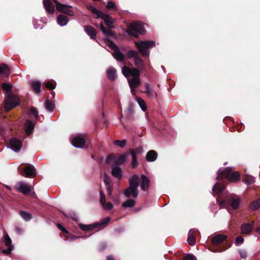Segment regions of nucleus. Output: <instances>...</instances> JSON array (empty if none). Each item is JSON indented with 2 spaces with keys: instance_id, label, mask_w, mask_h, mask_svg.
<instances>
[{
  "instance_id": "obj_1",
  "label": "nucleus",
  "mask_w": 260,
  "mask_h": 260,
  "mask_svg": "<svg viewBox=\"0 0 260 260\" xmlns=\"http://www.w3.org/2000/svg\"><path fill=\"white\" fill-rule=\"evenodd\" d=\"M211 243L216 248L215 252H221L225 250L231 246L232 243L228 237L223 234H218L211 239Z\"/></svg>"
},
{
  "instance_id": "obj_2",
  "label": "nucleus",
  "mask_w": 260,
  "mask_h": 260,
  "mask_svg": "<svg viewBox=\"0 0 260 260\" xmlns=\"http://www.w3.org/2000/svg\"><path fill=\"white\" fill-rule=\"evenodd\" d=\"M224 178L230 182H237L240 179V174L238 172H233L231 168L226 167L223 170H219L217 172V179L220 180Z\"/></svg>"
},
{
  "instance_id": "obj_3",
  "label": "nucleus",
  "mask_w": 260,
  "mask_h": 260,
  "mask_svg": "<svg viewBox=\"0 0 260 260\" xmlns=\"http://www.w3.org/2000/svg\"><path fill=\"white\" fill-rule=\"evenodd\" d=\"M135 46L142 56L148 57L150 55L149 49L155 46V42L153 41H143L135 42Z\"/></svg>"
},
{
  "instance_id": "obj_4",
  "label": "nucleus",
  "mask_w": 260,
  "mask_h": 260,
  "mask_svg": "<svg viewBox=\"0 0 260 260\" xmlns=\"http://www.w3.org/2000/svg\"><path fill=\"white\" fill-rule=\"evenodd\" d=\"M240 203V199L236 198V197L232 195L222 200L219 203V205L220 206L224 207L226 208L231 206L233 210H236L238 208Z\"/></svg>"
},
{
  "instance_id": "obj_5",
  "label": "nucleus",
  "mask_w": 260,
  "mask_h": 260,
  "mask_svg": "<svg viewBox=\"0 0 260 260\" xmlns=\"http://www.w3.org/2000/svg\"><path fill=\"white\" fill-rule=\"evenodd\" d=\"M110 218L109 217H107L100 222H95L90 224H80L79 226L80 229L83 231H92L95 229L99 230L105 227L110 221Z\"/></svg>"
},
{
  "instance_id": "obj_6",
  "label": "nucleus",
  "mask_w": 260,
  "mask_h": 260,
  "mask_svg": "<svg viewBox=\"0 0 260 260\" xmlns=\"http://www.w3.org/2000/svg\"><path fill=\"white\" fill-rule=\"evenodd\" d=\"M126 32L129 35L137 38L138 34L143 35L145 32V30L140 22L135 21L130 24Z\"/></svg>"
},
{
  "instance_id": "obj_7",
  "label": "nucleus",
  "mask_w": 260,
  "mask_h": 260,
  "mask_svg": "<svg viewBox=\"0 0 260 260\" xmlns=\"http://www.w3.org/2000/svg\"><path fill=\"white\" fill-rule=\"evenodd\" d=\"M19 104V99L12 93H6L5 99V109L9 111Z\"/></svg>"
},
{
  "instance_id": "obj_8",
  "label": "nucleus",
  "mask_w": 260,
  "mask_h": 260,
  "mask_svg": "<svg viewBox=\"0 0 260 260\" xmlns=\"http://www.w3.org/2000/svg\"><path fill=\"white\" fill-rule=\"evenodd\" d=\"M18 171L20 175L26 178H32L37 175L36 169L31 165H28L23 168L19 167Z\"/></svg>"
},
{
  "instance_id": "obj_9",
  "label": "nucleus",
  "mask_w": 260,
  "mask_h": 260,
  "mask_svg": "<svg viewBox=\"0 0 260 260\" xmlns=\"http://www.w3.org/2000/svg\"><path fill=\"white\" fill-rule=\"evenodd\" d=\"M127 157V154L123 153L118 157L114 154L109 155L106 159V162L107 165H110L112 162H114L115 165L119 166L123 164Z\"/></svg>"
},
{
  "instance_id": "obj_10",
  "label": "nucleus",
  "mask_w": 260,
  "mask_h": 260,
  "mask_svg": "<svg viewBox=\"0 0 260 260\" xmlns=\"http://www.w3.org/2000/svg\"><path fill=\"white\" fill-rule=\"evenodd\" d=\"M55 3L57 11L64 13L69 16H73L74 12L71 10L72 6L70 5L62 4L59 3L57 0H52Z\"/></svg>"
},
{
  "instance_id": "obj_11",
  "label": "nucleus",
  "mask_w": 260,
  "mask_h": 260,
  "mask_svg": "<svg viewBox=\"0 0 260 260\" xmlns=\"http://www.w3.org/2000/svg\"><path fill=\"white\" fill-rule=\"evenodd\" d=\"M9 144L10 148L16 152H19L22 147V142L16 138L10 139Z\"/></svg>"
},
{
  "instance_id": "obj_12",
  "label": "nucleus",
  "mask_w": 260,
  "mask_h": 260,
  "mask_svg": "<svg viewBox=\"0 0 260 260\" xmlns=\"http://www.w3.org/2000/svg\"><path fill=\"white\" fill-rule=\"evenodd\" d=\"M72 144L75 147L82 148L85 146L86 141L80 136H76L72 139Z\"/></svg>"
},
{
  "instance_id": "obj_13",
  "label": "nucleus",
  "mask_w": 260,
  "mask_h": 260,
  "mask_svg": "<svg viewBox=\"0 0 260 260\" xmlns=\"http://www.w3.org/2000/svg\"><path fill=\"white\" fill-rule=\"evenodd\" d=\"M19 184V186L17 188L18 191L25 195H28L30 193L31 188L29 185L23 182H20Z\"/></svg>"
},
{
  "instance_id": "obj_14",
  "label": "nucleus",
  "mask_w": 260,
  "mask_h": 260,
  "mask_svg": "<svg viewBox=\"0 0 260 260\" xmlns=\"http://www.w3.org/2000/svg\"><path fill=\"white\" fill-rule=\"evenodd\" d=\"M253 230V221L252 223H244L241 225L242 234L248 235Z\"/></svg>"
},
{
  "instance_id": "obj_15",
  "label": "nucleus",
  "mask_w": 260,
  "mask_h": 260,
  "mask_svg": "<svg viewBox=\"0 0 260 260\" xmlns=\"http://www.w3.org/2000/svg\"><path fill=\"white\" fill-rule=\"evenodd\" d=\"M139 177L137 174L133 175L128 180L129 187L138 189L139 186Z\"/></svg>"
},
{
  "instance_id": "obj_16",
  "label": "nucleus",
  "mask_w": 260,
  "mask_h": 260,
  "mask_svg": "<svg viewBox=\"0 0 260 260\" xmlns=\"http://www.w3.org/2000/svg\"><path fill=\"white\" fill-rule=\"evenodd\" d=\"M123 194L127 198L130 197L137 198L139 195V191L138 189L128 187L124 190Z\"/></svg>"
},
{
  "instance_id": "obj_17",
  "label": "nucleus",
  "mask_w": 260,
  "mask_h": 260,
  "mask_svg": "<svg viewBox=\"0 0 260 260\" xmlns=\"http://www.w3.org/2000/svg\"><path fill=\"white\" fill-rule=\"evenodd\" d=\"M36 121H31L30 120H26L25 122L24 129L26 134L27 135L31 134L34 129Z\"/></svg>"
},
{
  "instance_id": "obj_18",
  "label": "nucleus",
  "mask_w": 260,
  "mask_h": 260,
  "mask_svg": "<svg viewBox=\"0 0 260 260\" xmlns=\"http://www.w3.org/2000/svg\"><path fill=\"white\" fill-rule=\"evenodd\" d=\"M104 21L105 24L107 26V27L109 28H113L115 27L114 26V22L113 19L112 17L109 15L104 14L101 17Z\"/></svg>"
},
{
  "instance_id": "obj_19",
  "label": "nucleus",
  "mask_w": 260,
  "mask_h": 260,
  "mask_svg": "<svg viewBox=\"0 0 260 260\" xmlns=\"http://www.w3.org/2000/svg\"><path fill=\"white\" fill-rule=\"evenodd\" d=\"M198 231L195 229H191L189 231L187 241L190 245L193 246L196 243V235Z\"/></svg>"
},
{
  "instance_id": "obj_20",
  "label": "nucleus",
  "mask_w": 260,
  "mask_h": 260,
  "mask_svg": "<svg viewBox=\"0 0 260 260\" xmlns=\"http://www.w3.org/2000/svg\"><path fill=\"white\" fill-rule=\"evenodd\" d=\"M43 5L45 10L49 14H53L55 7L51 0H43Z\"/></svg>"
},
{
  "instance_id": "obj_21",
  "label": "nucleus",
  "mask_w": 260,
  "mask_h": 260,
  "mask_svg": "<svg viewBox=\"0 0 260 260\" xmlns=\"http://www.w3.org/2000/svg\"><path fill=\"white\" fill-rule=\"evenodd\" d=\"M128 82L132 93H134L135 89L139 86L141 84L140 78L128 79Z\"/></svg>"
},
{
  "instance_id": "obj_22",
  "label": "nucleus",
  "mask_w": 260,
  "mask_h": 260,
  "mask_svg": "<svg viewBox=\"0 0 260 260\" xmlns=\"http://www.w3.org/2000/svg\"><path fill=\"white\" fill-rule=\"evenodd\" d=\"M85 31L90 36L92 40L96 38V32L95 29L91 25H87L84 26Z\"/></svg>"
},
{
  "instance_id": "obj_23",
  "label": "nucleus",
  "mask_w": 260,
  "mask_h": 260,
  "mask_svg": "<svg viewBox=\"0 0 260 260\" xmlns=\"http://www.w3.org/2000/svg\"><path fill=\"white\" fill-rule=\"evenodd\" d=\"M111 168L112 175L117 179H121L122 177V170L121 168L115 165L112 166Z\"/></svg>"
},
{
  "instance_id": "obj_24",
  "label": "nucleus",
  "mask_w": 260,
  "mask_h": 260,
  "mask_svg": "<svg viewBox=\"0 0 260 260\" xmlns=\"http://www.w3.org/2000/svg\"><path fill=\"white\" fill-rule=\"evenodd\" d=\"M141 188L144 191L148 189L150 185V180L145 175L143 174L141 176Z\"/></svg>"
},
{
  "instance_id": "obj_25",
  "label": "nucleus",
  "mask_w": 260,
  "mask_h": 260,
  "mask_svg": "<svg viewBox=\"0 0 260 260\" xmlns=\"http://www.w3.org/2000/svg\"><path fill=\"white\" fill-rule=\"evenodd\" d=\"M157 157V153L154 150H149L146 155V159L148 161H154Z\"/></svg>"
},
{
  "instance_id": "obj_26",
  "label": "nucleus",
  "mask_w": 260,
  "mask_h": 260,
  "mask_svg": "<svg viewBox=\"0 0 260 260\" xmlns=\"http://www.w3.org/2000/svg\"><path fill=\"white\" fill-rule=\"evenodd\" d=\"M99 27L100 30L102 31V32L105 35L110 36H114L115 35V32L112 30L111 29V28H106L104 26L103 23L102 22L100 24Z\"/></svg>"
},
{
  "instance_id": "obj_27",
  "label": "nucleus",
  "mask_w": 260,
  "mask_h": 260,
  "mask_svg": "<svg viewBox=\"0 0 260 260\" xmlns=\"http://www.w3.org/2000/svg\"><path fill=\"white\" fill-rule=\"evenodd\" d=\"M134 63L136 68L139 70H143L145 68V64L143 60L138 56L134 59Z\"/></svg>"
},
{
  "instance_id": "obj_28",
  "label": "nucleus",
  "mask_w": 260,
  "mask_h": 260,
  "mask_svg": "<svg viewBox=\"0 0 260 260\" xmlns=\"http://www.w3.org/2000/svg\"><path fill=\"white\" fill-rule=\"evenodd\" d=\"M146 90L145 93L147 94V95L150 98H157V93L156 92L153 91L151 89V86L149 84H146L145 85Z\"/></svg>"
},
{
  "instance_id": "obj_29",
  "label": "nucleus",
  "mask_w": 260,
  "mask_h": 260,
  "mask_svg": "<svg viewBox=\"0 0 260 260\" xmlns=\"http://www.w3.org/2000/svg\"><path fill=\"white\" fill-rule=\"evenodd\" d=\"M57 21L60 26L66 25L69 19L67 16L63 14H59L57 18Z\"/></svg>"
},
{
  "instance_id": "obj_30",
  "label": "nucleus",
  "mask_w": 260,
  "mask_h": 260,
  "mask_svg": "<svg viewBox=\"0 0 260 260\" xmlns=\"http://www.w3.org/2000/svg\"><path fill=\"white\" fill-rule=\"evenodd\" d=\"M112 54L113 57L118 61H122L124 59L125 55L120 51L119 48L115 50Z\"/></svg>"
},
{
  "instance_id": "obj_31",
  "label": "nucleus",
  "mask_w": 260,
  "mask_h": 260,
  "mask_svg": "<svg viewBox=\"0 0 260 260\" xmlns=\"http://www.w3.org/2000/svg\"><path fill=\"white\" fill-rule=\"evenodd\" d=\"M116 70L113 68H110L107 71V78L111 81H114L116 78Z\"/></svg>"
},
{
  "instance_id": "obj_32",
  "label": "nucleus",
  "mask_w": 260,
  "mask_h": 260,
  "mask_svg": "<svg viewBox=\"0 0 260 260\" xmlns=\"http://www.w3.org/2000/svg\"><path fill=\"white\" fill-rule=\"evenodd\" d=\"M0 75L8 76L10 75V69L8 65L5 63L0 64Z\"/></svg>"
},
{
  "instance_id": "obj_33",
  "label": "nucleus",
  "mask_w": 260,
  "mask_h": 260,
  "mask_svg": "<svg viewBox=\"0 0 260 260\" xmlns=\"http://www.w3.org/2000/svg\"><path fill=\"white\" fill-rule=\"evenodd\" d=\"M87 9L90 10L93 14H96L97 18H101L104 13L97 10L93 6L89 5L87 6Z\"/></svg>"
},
{
  "instance_id": "obj_34",
  "label": "nucleus",
  "mask_w": 260,
  "mask_h": 260,
  "mask_svg": "<svg viewBox=\"0 0 260 260\" xmlns=\"http://www.w3.org/2000/svg\"><path fill=\"white\" fill-rule=\"evenodd\" d=\"M136 203L135 200L129 199L122 204V206L124 208H132L135 206Z\"/></svg>"
},
{
  "instance_id": "obj_35",
  "label": "nucleus",
  "mask_w": 260,
  "mask_h": 260,
  "mask_svg": "<svg viewBox=\"0 0 260 260\" xmlns=\"http://www.w3.org/2000/svg\"><path fill=\"white\" fill-rule=\"evenodd\" d=\"M41 86V83L39 81L32 82L31 83L32 89L36 93H39L40 92Z\"/></svg>"
},
{
  "instance_id": "obj_36",
  "label": "nucleus",
  "mask_w": 260,
  "mask_h": 260,
  "mask_svg": "<svg viewBox=\"0 0 260 260\" xmlns=\"http://www.w3.org/2000/svg\"><path fill=\"white\" fill-rule=\"evenodd\" d=\"M21 217L26 221H29L32 218V215L26 211L21 210L19 211Z\"/></svg>"
},
{
  "instance_id": "obj_37",
  "label": "nucleus",
  "mask_w": 260,
  "mask_h": 260,
  "mask_svg": "<svg viewBox=\"0 0 260 260\" xmlns=\"http://www.w3.org/2000/svg\"><path fill=\"white\" fill-rule=\"evenodd\" d=\"M126 56L128 59L133 58L134 59L139 56L138 52L134 50H129L126 52Z\"/></svg>"
},
{
  "instance_id": "obj_38",
  "label": "nucleus",
  "mask_w": 260,
  "mask_h": 260,
  "mask_svg": "<svg viewBox=\"0 0 260 260\" xmlns=\"http://www.w3.org/2000/svg\"><path fill=\"white\" fill-rule=\"evenodd\" d=\"M213 191H215L217 193H220L222 192L224 189V185L221 183H216L213 187Z\"/></svg>"
},
{
  "instance_id": "obj_39",
  "label": "nucleus",
  "mask_w": 260,
  "mask_h": 260,
  "mask_svg": "<svg viewBox=\"0 0 260 260\" xmlns=\"http://www.w3.org/2000/svg\"><path fill=\"white\" fill-rule=\"evenodd\" d=\"M105 41L107 42V44L108 46V47L110 49L113 50L114 51L119 48L117 47V46L110 39H109L108 38H106L105 39Z\"/></svg>"
},
{
  "instance_id": "obj_40",
  "label": "nucleus",
  "mask_w": 260,
  "mask_h": 260,
  "mask_svg": "<svg viewBox=\"0 0 260 260\" xmlns=\"http://www.w3.org/2000/svg\"><path fill=\"white\" fill-rule=\"evenodd\" d=\"M250 207L252 210H256L260 208V199L252 202L250 204Z\"/></svg>"
},
{
  "instance_id": "obj_41",
  "label": "nucleus",
  "mask_w": 260,
  "mask_h": 260,
  "mask_svg": "<svg viewBox=\"0 0 260 260\" xmlns=\"http://www.w3.org/2000/svg\"><path fill=\"white\" fill-rule=\"evenodd\" d=\"M139 69L136 68H132L130 76H132L133 78H140V72Z\"/></svg>"
},
{
  "instance_id": "obj_42",
  "label": "nucleus",
  "mask_w": 260,
  "mask_h": 260,
  "mask_svg": "<svg viewBox=\"0 0 260 260\" xmlns=\"http://www.w3.org/2000/svg\"><path fill=\"white\" fill-rule=\"evenodd\" d=\"M133 108L132 105H129L126 111V116L124 119L127 121L129 119L133 117Z\"/></svg>"
},
{
  "instance_id": "obj_43",
  "label": "nucleus",
  "mask_w": 260,
  "mask_h": 260,
  "mask_svg": "<svg viewBox=\"0 0 260 260\" xmlns=\"http://www.w3.org/2000/svg\"><path fill=\"white\" fill-rule=\"evenodd\" d=\"M244 182L247 185H251L254 182V178L248 175H246L243 178Z\"/></svg>"
},
{
  "instance_id": "obj_44",
  "label": "nucleus",
  "mask_w": 260,
  "mask_h": 260,
  "mask_svg": "<svg viewBox=\"0 0 260 260\" xmlns=\"http://www.w3.org/2000/svg\"><path fill=\"white\" fill-rule=\"evenodd\" d=\"M45 108L48 111L52 112L54 109V104L47 100L45 102Z\"/></svg>"
},
{
  "instance_id": "obj_45",
  "label": "nucleus",
  "mask_w": 260,
  "mask_h": 260,
  "mask_svg": "<svg viewBox=\"0 0 260 260\" xmlns=\"http://www.w3.org/2000/svg\"><path fill=\"white\" fill-rule=\"evenodd\" d=\"M131 70L132 68L123 66L122 68V73L125 77L127 78L130 76Z\"/></svg>"
},
{
  "instance_id": "obj_46",
  "label": "nucleus",
  "mask_w": 260,
  "mask_h": 260,
  "mask_svg": "<svg viewBox=\"0 0 260 260\" xmlns=\"http://www.w3.org/2000/svg\"><path fill=\"white\" fill-rule=\"evenodd\" d=\"M4 243L7 246H13L12 245V240L8 234L4 235Z\"/></svg>"
},
{
  "instance_id": "obj_47",
  "label": "nucleus",
  "mask_w": 260,
  "mask_h": 260,
  "mask_svg": "<svg viewBox=\"0 0 260 260\" xmlns=\"http://www.w3.org/2000/svg\"><path fill=\"white\" fill-rule=\"evenodd\" d=\"M2 88L4 90L6 91L7 92V93H10V92L11 91L12 86L10 84L3 83L2 84Z\"/></svg>"
},
{
  "instance_id": "obj_48",
  "label": "nucleus",
  "mask_w": 260,
  "mask_h": 260,
  "mask_svg": "<svg viewBox=\"0 0 260 260\" xmlns=\"http://www.w3.org/2000/svg\"><path fill=\"white\" fill-rule=\"evenodd\" d=\"M137 102H138L139 105H140L141 109L143 111H145L146 110L147 107H146V105L145 104L144 101L141 98H138L137 99Z\"/></svg>"
},
{
  "instance_id": "obj_49",
  "label": "nucleus",
  "mask_w": 260,
  "mask_h": 260,
  "mask_svg": "<svg viewBox=\"0 0 260 260\" xmlns=\"http://www.w3.org/2000/svg\"><path fill=\"white\" fill-rule=\"evenodd\" d=\"M126 143V140H115L114 141V144L115 145L118 146L121 148H123Z\"/></svg>"
},
{
  "instance_id": "obj_50",
  "label": "nucleus",
  "mask_w": 260,
  "mask_h": 260,
  "mask_svg": "<svg viewBox=\"0 0 260 260\" xmlns=\"http://www.w3.org/2000/svg\"><path fill=\"white\" fill-rule=\"evenodd\" d=\"M29 113L35 117L36 120L38 119L39 115L38 110L36 108L31 107L29 110Z\"/></svg>"
},
{
  "instance_id": "obj_51",
  "label": "nucleus",
  "mask_w": 260,
  "mask_h": 260,
  "mask_svg": "<svg viewBox=\"0 0 260 260\" xmlns=\"http://www.w3.org/2000/svg\"><path fill=\"white\" fill-rule=\"evenodd\" d=\"M45 86L47 89L49 90H53L55 89L56 87V85L54 84L52 81H47L45 82Z\"/></svg>"
},
{
  "instance_id": "obj_52",
  "label": "nucleus",
  "mask_w": 260,
  "mask_h": 260,
  "mask_svg": "<svg viewBox=\"0 0 260 260\" xmlns=\"http://www.w3.org/2000/svg\"><path fill=\"white\" fill-rule=\"evenodd\" d=\"M106 8L109 10L112 9L116 10L117 9V6L114 2L109 1L106 5Z\"/></svg>"
},
{
  "instance_id": "obj_53",
  "label": "nucleus",
  "mask_w": 260,
  "mask_h": 260,
  "mask_svg": "<svg viewBox=\"0 0 260 260\" xmlns=\"http://www.w3.org/2000/svg\"><path fill=\"white\" fill-rule=\"evenodd\" d=\"M182 260H197L196 257L192 254H187L185 255Z\"/></svg>"
},
{
  "instance_id": "obj_54",
  "label": "nucleus",
  "mask_w": 260,
  "mask_h": 260,
  "mask_svg": "<svg viewBox=\"0 0 260 260\" xmlns=\"http://www.w3.org/2000/svg\"><path fill=\"white\" fill-rule=\"evenodd\" d=\"M100 197L101 203L103 206H104L106 204V196L102 190H100Z\"/></svg>"
},
{
  "instance_id": "obj_55",
  "label": "nucleus",
  "mask_w": 260,
  "mask_h": 260,
  "mask_svg": "<svg viewBox=\"0 0 260 260\" xmlns=\"http://www.w3.org/2000/svg\"><path fill=\"white\" fill-rule=\"evenodd\" d=\"M111 181L110 178L107 174H104V182L105 184V185H110V183Z\"/></svg>"
},
{
  "instance_id": "obj_56",
  "label": "nucleus",
  "mask_w": 260,
  "mask_h": 260,
  "mask_svg": "<svg viewBox=\"0 0 260 260\" xmlns=\"http://www.w3.org/2000/svg\"><path fill=\"white\" fill-rule=\"evenodd\" d=\"M8 249L3 250L2 252L4 254H5L7 255H9L11 253L12 251L13 250L14 246H8Z\"/></svg>"
},
{
  "instance_id": "obj_57",
  "label": "nucleus",
  "mask_w": 260,
  "mask_h": 260,
  "mask_svg": "<svg viewBox=\"0 0 260 260\" xmlns=\"http://www.w3.org/2000/svg\"><path fill=\"white\" fill-rule=\"evenodd\" d=\"M244 242V239L241 236H238L236 237L235 240V243L237 244H242Z\"/></svg>"
},
{
  "instance_id": "obj_58",
  "label": "nucleus",
  "mask_w": 260,
  "mask_h": 260,
  "mask_svg": "<svg viewBox=\"0 0 260 260\" xmlns=\"http://www.w3.org/2000/svg\"><path fill=\"white\" fill-rule=\"evenodd\" d=\"M138 163L137 161V158H132V162H131V166L132 168L134 169L136 168V167L138 166Z\"/></svg>"
},
{
  "instance_id": "obj_59",
  "label": "nucleus",
  "mask_w": 260,
  "mask_h": 260,
  "mask_svg": "<svg viewBox=\"0 0 260 260\" xmlns=\"http://www.w3.org/2000/svg\"><path fill=\"white\" fill-rule=\"evenodd\" d=\"M57 226L62 232L64 233H69V232L67 230V229L64 226H63L60 223H57Z\"/></svg>"
},
{
  "instance_id": "obj_60",
  "label": "nucleus",
  "mask_w": 260,
  "mask_h": 260,
  "mask_svg": "<svg viewBox=\"0 0 260 260\" xmlns=\"http://www.w3.org/2000/svg\"><path fill=\"white\" fill-rule=\"evenodd\" d=\"M103 206L106 210H111V209H112V208L113 207V204L110 202H108V203H106V204Z\"/></svg>"
},
{
  "instance_id": "obj_61",
  "label": "nucleus",
  "mask_w": 260,
  "mask_h": 260,
  "mask_svg": "<svg viewBox=\"0 0 260 260\" xmlns=\"http://www.w3.org/2000/svg\"><path fill=\"white\" fill-rule=\"evenodd\" d=\"M15 231L16 233L18 235L22 234L23 232V230L19 226H15Z\"/></svg>"
},
{
  "instance_id": "obj_62",
  "label": "nucleus",
  "mask_w": 260,
  "mask_h": 260,
  "mask_svg": "<svg viewBox=\"0 0 260 260\" xmlns=\"http://www.w3.org/2000/svg\"><path fill=\"white\" fill-rule=\"evenodd\" d=\"M129 151L132 156V158H137L136 155L137 153L134 149L131 148L129 150Z\"/></svg>"
},
{
  "instance_id": "obj_63",
  "label": "nucleus",
  "mask_w": 260,
  "mask_h": 260,
  "mask_svg": "<svg viewBox=\"0 0 260 260\" xmlns=\"http://www.w3.org/2000/svg\"><path fill=\"white\" fill-rule=\"evenodd\" d=\"M106 189H107L108 193L109 195H111L112 192L113 190V188H112V186L110 185H106Z\"/></svg>"
},
{
  "instance_id": "obj_64",
  "label": "nucleus",
  "mask_w": 260,
  "mask_h": 260,
  "mask_svg": "<svg viewBox=\"0 0 260 260\" xmlns=\"http://www.w3.org/2000/svg\"><path fill=\"white\" fill-rule=\"evenodd\" d=\"M134 150L138 154H141L143 152V148L141 147H137Z\"/></svg>"
}]
</instances>
